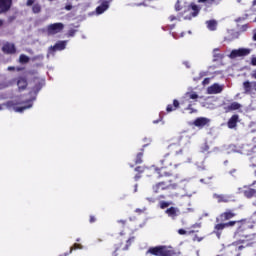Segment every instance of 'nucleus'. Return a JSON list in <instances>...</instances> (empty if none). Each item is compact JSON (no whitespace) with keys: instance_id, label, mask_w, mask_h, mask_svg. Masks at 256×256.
<instances>
[{"instance_id":"f257e3e1","label":"nucleus","mask_w":256,"mask_h":256,"mask_svg":"<svg viewBox=\"0 0 256 256\" xmlns=\"http://www.w3.org/2000/svg\"><path fill=\"white\" fill-rule=\"evenodd\" d=\"M41 89H43V84H41V82L36 83L30 92L31 98L24 102L26 105L22 107H16L15 105H18L19 103L11 100L6 103V107L8 109H14L16 113H23L25 110L31 109V107H33V101L37 99V95Z\"/></svg>"},{"instance_id":"f03ea898","label":"nucleus","mask_w":256,"mask_h":256,"mask_svg":"<svg viewBox=\"0 0 256 256\" xmlns=\"http://www.w3.org/2000/svg\"><path fill=\"white\" fill-rule=\"evenodd\" d=\"M244 231H245V228L243 226H239L236 232L234 233V236L236 237V239H239V237H241L240 241L242 243H246L245 247H251V245L255 243L256 235L245 234Z\"/></svg>"},{"instance_id":"7ed1b4c3","label":"nucleus","mask_w":256,"mask_h":256,"mask_svg":"<svg viewBox=\"0 0 256 256\" xmlns=\"http://www.w3.org/2000/svg\"><path fill=\"white\" fill-rule=\"evenodd\" d=\"M146 255H154V256H173L175 252L167 248V246H155L150 247L146 251Z\"/></svg>"},{"instance_id":"20e7f679","label":"nucleus","mask_w":256,"mask_h":256,"mask_svg":"<svg viewBox=\"0 0 256 256\" xmlns=\"http://www.w3.org/2000/svg\"><path fill=\"white\" fill-rule=\"evenodd\" d=\"M63 29H65L64 23H61V22L53 23L46 27L45 33L51 37L53 35H57V33H61Z\"/></svg>"},{"instance_id":"39448f33","label":"nucleus","mask_w":256,"mask_h":256,"mask_svg":"<svg viewBox=\"0 0 256 256\" xmlns=\"http://www.w3.org/2000/svg\"><path fill=\"white\" fill-rule=\"evenodd\" d=\"M251 54V49L249 48H240L232 50L229 54L230 59H237V57H247V55Z\"/></svg>"},{"instance_id":"423d86ee","label":"nucleus","mask_w":256,"mask_h":256,"mask_svg":"<svg viewBox=\"0 0 256 256\" xmlns=\"http://www.w3.org/2000/svg\"><path fill=\"white\" fill-rule=\"evenodd\" d=\"M223 92V85L215 83L207 88L208 95H217Z\"/></svg>"},{"instance_id":"0eeeda50","label":"nucleus","mask_w":256,"mask_h":256,"mask_svg":"<svg viewBox=\"0 0 256 256\" xmlns=\"http://www.w3.org/2000/svg\"><path fill=\"white\" fill-rule=\"evenodd\" d=\"M11 5H13V0H0V15L7 13L11 9Z\"/></svg>"},{"instance_id":"6e6552de","label":"nucleus","mask_w":256,"mask_h":256,"mask_svg":"<svg viewBox=\"0 0 256 256\" xmlns=\"http://www.w3.org/2000/svg\"><path fill=\"white\" fill-rule=\"evenodd\" d=\"M65 49V41H59L54 46H50L48 49V55H51V53H55V51H63Z\"/></svg>"},{"instance_id":"1a4fd4ad","label":"nucleus","mask_w":256,"mask_h":256,"mask_svg":"<svg viewBox=\"0 0 256 256\" xmlns=\"http://www.w3.org/2000/svg\"><path fill=\"white\" fill-rule=\"evenodd\" d=\"M243 195L244 197H246V199H253V197L256 198V189L255 188H251L248 187L243 191ZM253 205L256 207V199L253 202ZM255 215H256V211H255Z\"/></svg>"},{"instance_id":"9d476101","label":"nucleus","mask_w":256,"mask_h":256,"mask_svg":"<svg viewBox=\"0 0 256 256\" xmlns=\"http://www.w3.org/2000/svg\"><path fill=\"white\" fill-rule=\"evenodd\" d=\"M165 213L168 215V217H170V219L175 220L177 217H179L181 211L177 207H170L165 210Z\"/></svg>"},{"instance_id":"9b49d317","label":"nucleus","mask_w":256,"mask_h":256,"mask_svg":"<svg viewBox=\"0 0 256 256\" xmlns=\"http://www.w3.org/2000/svg\"><path fill=\"white\" fill-rule=\"evenodd\" d=\"M3 53H6V55H13L17 53V48H15V44L13 43H6L2 47Z\"/></svg>"},{"instance_id":"f8f14e48","label":"nucleus","mask_w":256,"mask_h":256,"mask_svg":"<svg viewBox=\"0 0 256 256\" xmlns=\"http://www.w3.org/2000/svg\"><path fill=\"white\" fill-rule=\"evenodd\" d=\"M213 199H217L218 203H229L231 201V196L214 193Z\"/></svg>"},{"instance_id":"ddd939ff","label":"nucleus","mask_w":256,"mask_h":256,"mask_svg":"<svg viewBox=\"0 0 256 256\" xmlns=\"http://www.w3.org/2000/svg\"><path fill=\"white\" fill-rule=\"evenodd\" d=\"M209 121H210L209 118L200 117L194 120L193 125H195V127H199L200 129H203L205 125H208Z\"/></svg>"},{"instance_id":"4468645a","label":"nucleus","mask_w":256,"mask_h":256,"mask_svg":"<svg viewBox=\"0 0 256 256\" xmlns=\"http://www.w3.org/2000/svg\"><path fill=\"white\" fill-rule=\"evenodd\" d=\"M107 9H109V1L103 0L101 5H99L96 8V13H97V15H103V12L107 11Z\"/></svg>"},{"instance_id":"2eb2a0df","label":"nucleus","mask_w":256,"mask_h":256,"mask_svg":"<svg viewBox=\"0 0 256 256\" xmlns=\"http://www.w3.org/2000/svg\"><path fill=\"white\" fill-rule=\"evenodd\" d=\"M256 85V82L253 81V82H249V81H246L243 83V88H244V93L246 95H251V91L253 90V87H255Z\"/></svg>"},{"instance_id":"dca6fc26","label":"nucleus","mask_w":256,"mask_h":256,"mask_svg":"<svg viewBox=\"0 0 256 256\" xmlns=\"http://www.w3.org/2000/svg\"><path fill=\"white\" fill-rule=\"evenodd\" d=\"M239 123V115L235 114L228 120V129H235Z\"/></svg>"},{"instance_id":"f3484780","label":"nucleus","mask_w":256,"mask_h":256,"mask_svg":"<svg viewBox=\"0 0 256 256\" xmlns=\"http://www.w3.org/2000/svg\"><path fill=\"white\" fill-rule=\"evenodd\" d=\"M235 153H240L241 155H251V148L249 146H243V148H232Z\"/></svg>"},{"instance_id":"a211bd4d","label":"nucleus","mask_w":256,"mask_h":256,"mask_svg":"<svg viewBox=\"0 0 256 256\" xmlns=\"http://www.w3.org/2000/svg\"><path fill=\"white\" fill-rule=\"evenodd\" d=\"M159 183H163L164 185H160V189H162V191H165V189H175L177 187V183H173V180H169L167 184V182H159Z\"/></svg>"},{"instance_id":"6ab92c4d","label":"nucleus","mask_w":256,"mask_h":256,"mask_svg":"<svg viewBox=\"0 0 256 256\" xmlns=\"http://www.w3.org/2000/svg\"><path fill=\"white\" fill-rule=\"evenodd\" d=\"M235 217V213L231 212V210H228L220 215L221 221H229V219H233Z\"/></svg>"},{"instance_id":"aec40b11","label":"nucleus","mask_w":256,"mask_h":256,"mask_svg":"<svg viewBox=\"0 0 256 256\" xmlns=\"http://www.w3.org/2000/svg\"><path fill=\"white\" fill-rule=\"evenodd\" d=\"M17 86L19 91H25L27 89V79L26 78H19L17 81Z\"/></svg>"},{"instance_id":"412c9836","label":"nucleus","mask_w":256,"mask_h":256,"mask_svg":"<svg viewBox=\"0 0 256 256\" xmlns=\"http://www.w3.org/2000/svg\"><path fill=\"white\" fill-rule=\"evenodd\" d=\"M190 9H192L194 12L191 14V16L184 17L185 20H191V17H197L199 15V6H197V4L190 5Z\"/></svg>"},{"instance_id":"4be33fe9","label":"nucleus","mask_w":256,"mask_h":256,"mask_svg":"<svg viewBox=\"0 0 256 256\" xmlns=\"http://www.w3.org/2000/svg\"><path fill=\"white\" fill-rule=\"evenodd\" d=\"M178 143L179 145H187L189 143V136L186 134L180 135L178 137Z\"/></svg>"},{"instance_id":"5701e85b","label":"nucleus","mask_w":256,"mask_h":256,"mask_svg":"<svg viewBox=\"0 0 256 256\" xmlns=\"http://www.w3.org/2000/svg\"><path fill=\"white\" fill-rule=\"evenodd\" d=\"M213 61H221V59H223V57H225L223 54L219 53V48H215L213 50Z\"/></svg>"},{"instance_id":"b1692460","label":"nucleus","mask_w":256,"mask_h":256,"mask_svg":"<svg viewBox=\"0 0 256 256\" xmlns=\"http://www.w3.org/2000/svg\"><path fill=\"white\" fill-rule=\"evenodd\" d=\"M206 25L209 31H215L217 29V21L215 20L206 21Z\"/></svg>"},{"instance_id":"393cba45","label":"nucleus","mask_w":256,"mask_h":256,"mask_svg":"<svg viewBox=\"0 0 256 256\" xmlns=\"http://www.w3.org/2000/svg\"><path fill=\"white\" fill-rule=\"evenodd\" d=\"M174 107V108H173ZM179 108V101L178 100H174L173 101V105L169 104L166 108V111L168 113H171V111H175V109Z\"/></svg>"},{"instance_id":"a878e982","label":"nucleus","mask_w":256,"mask_h":256,"mask_svg":"<svg viewBox=\"0 0 256 256\" xmlns=\"http://www.w3.org/2000/svg\"><path fill=\"white\" fill-rule=\"evenodd\" d=\"M238 109H241L239 102H233L227 107V111H237Z\"/></svg>"},{"instance_id":"bb28decb","label":"nucleus","mask_w":256,"mask_h":256,"mask_svg":"<svg viewBox=\"0 0 256 256\" xmlns=\"http://www.w3.org/2000/svg\"><path fill=\"white\" fill-rule=\"evenodd\" d=\"M141 163H143V149H142V152H139L136 155V159H135V164L136 165H141Z\"/></svg>"},{"instance_id":"cd10ccee","label":"nucleus","mask_w":256,"mask_h":256,"mask_svg":"<svg viewBox=\"0 0 256 256\" xmlns=\"http://www.w3.org/2000/svg\"><path fill=\"white\" fill-rule=\"evenodd\" d=\"M186 97H189V99H199V95H197V92H186Z\"/></svg>"},{"instance_id":"c85d7f7f","label":"nucleus","mask_w":256,"mask_h":256,"mask_svg":"<svg viewBox=\"0 0 256 256\" xmlns=\"http://www.w3.org/2000/svg\"><path fill=\"white\" fill-rule=\"evenodd\" d=\"M19 61L22 64L29 63V56H27L25 54H21L19 57Z\"/></svg>"},{"instance_id":"c756f323","label":"nucleus","mask_w":256,"mask_h":256,"mask_svg":"<svg viewBox=\"0 0 256 256\" xmlns=\"http://www.w3.org/2000/svg\"><path fill=\"white\" fill-rule=\"evenodd\" d=\"M41 11V4L36 3L32 6V13L37 14Z\"/></svg>"},{"instance_id":"7c9ffc66","label":"nucleus","mask_w":256,"mask_h":256,"mask_svg":"<svg viewBox=\"0 0 256 256\" xmlns=\"http://www.w3.org/2000/svg\"><path fill=\"white\" fill-rule=\"evenodd\" d=\"M225 223H220V224H217L215 227H214V231H219V232H221V231H223V229H225Z\"/></svg>"},{"instance_id":"2f4dec72","label":"nucleus","mask_w":256,"mask_h":256,"mask_svg":"<svg viewBox=\"0 0 256 256\" xmlns=\"http://www.w3.org/2000/svg\"><path fill=\"white\" fill-rule=\"evenodd\" d=\"M161 185H164L163 183H157L152 187L154 193H159V190L161 189Z\"/></svg>"},{"instance_id":"473e14b6","label":"nucleus","mask_w":256,"mask_h":256,"mask_svg":"<svg viewBox=\"0 0 256 256\" xmlns=\"http://www.w3.org/2000/svg\"><path fill=\"white\" fill-rule=\"evenodd\" d=\"M250 167H252L253 169L256 168V157L253 156L250 158V164H249Z\"/></svg>"},{"instance_id":"72a5a7b5","label":"nucleus","mask_w":256,"mask_h":256,"mask_svg":"<svg viewBox=\"0 0 256 256\" xmlns=\"http://www.w3.org/2000/svg\"><path fill=\"white\" fill-rule=\"evenodd\" d=\"M75 33H77V29L71 28L67 33V37H75Z\"/></svg>"},{"instance_id":"f704fd0d","label":"nucleus","mask_w":256,"mask_h":256,"mask_svg":"<svg viewBox=\"0 0 256 256\" xmlns=\"http://www.w3.org/2000/svg\"><path fill=\"white\" fill-rule=\"evenodd\" d=\"M133 241H135V237H131L127 240V244L124 247V251H127V249H129V245H131V243H133Z\"/></svg>"},{"instance_id":"c9c22d12","label":"nucleus","mask_w":256,"mask_h":256,"mask_svg":"<svg viewBox=\"0 0 256 256\" xmlns=\"http://www.w3.org/2000/svg\"><path fill=\"white\" fill-rule=\"evenodd\" d=\"M45 59V56L43 54L36 55L32 58V61H43Z\"/></svg>"},{"instance_id":"e433bc0d","label":"nucleus","mask_w":256,"mask_h":256,"mask_svg":"<svg viewBox=\"0 0 256 256\" xmlns=\"http://www.w3.org/2000/svg\"><path fill=\"white\" fill-rule=\"evenodd\" d=\"M156 171H157L159 177H169V175H171L168 172H164L163 174H161V172H159V171H161V169H159V168H156Z\"/></svg>"},{"instance_id":"4c0bfd02","label":"nucleus","mask_w":256,"mask_h":256,"mask_svg":"<svg viewBox=\"0 0 256 256\" xmlns=\"http://www.w3.org/2000/svg\"><path fill=\"white\" fill-rule=\"evenodd\" d=\"M169 205H171V203H169V202H166V201H161L160 202V207L162 209H167V207H169Z\"/></svg>"},{"instance_id":"58836bf2","label":"nucleus","mask_w":256,"mask_h":256,"mask_svg":"<svg viewBox=\"0 0 256 256\" xmlns=\"http://www.w3.org/2000/svg\"><path fill=\"white\" fill-rule=\"evenodd\" d=\"M236 223H240L239 221H230L228 223H224L226 227H233Z\"/></svg>"},{"instance_id":"ea45409f","label":"nucleus","mask_w":256,"mask_h":256,"mask_svg":"<svg viewBox=\"0 0 256 256\" xmlns=\"http://www.w3.org/2000/svg\"><path fill=\"white\" fill-rule=\"evenodd\" d=\"M207 151H209V145L205 143L204 146L201 148V153H207Z\"/></svg>"},{"instance_id":"a19ab883","label":"nucleus","mask_w":256,"mask_h":256,"mask_svg":"<svg viewBox=\"0 0 256 256\" xmlns=\"http://www.w3.org/2000/svg\"><path fill=\"white\" fill-rule=\"evenodd\" d=\"M247 17H249V15H245V17H239V18H237L235 21H236V23H241V21H245V19L247 18Z\"/></svg>"},{"instance_id":"79ce46f5","label":"nucleus","mask_w":256,"mask_h":256,"mask_svg":"<svg viewBox=\"0 0 256 256\" xmlns=\"http://www.w3.org/2000/svg\"><path fill=\"white\" fill-rule=\"evenodd\" d=\"M249 29V25L248 24H244L241 26V31H247Z\"/></svg>"},{"instance_id":"37998d69","label":"nucleus","mask_w":256,"mask_h":256,"mask_svg":"<svg viewBox=\"0 0 256 256\" xmlns=\"http://www.w3.org/2000/svg\"><path fill=\"white\" fill-rule=\"evenodd\" d=\"M135 171H137V173H143L144 169H143V167L138 166L135 168Z\"/></svg>"},{"instance_id":"c03bdc74","label":"nucleus","mask_w":256,"mask_h":256,"mask_svg":"<svg viewBox=\"0 0 256 256\" xmlns=\"http://www.w3.org/2000/svg\"><path fill=\"white\" fill-rule=\"evenodd\" d=\"M179 235H187V231L185 229L178 230Z\"/></svg>"},{"instance_id":"a18cd8bd","label":"nucleus","mask_w":256,"mask_h":256,"mask_svg":"<svg viewBox=\"0 0 256 256\" xmlns=\"http://www.w3.org/2000/svg\"><path fill=\"white\" fill-rule=\"evenodd\" d=\"M33 3H35V0H27L26 5H27V7H31V5H33Z\"/></svg>"},{"instance_id":"49530a36","label":"nucleus","mask_w":256,"mask_h":256,"mask_svg":"<svg viewBox=\"0 0 256 256\" xmlns=\"http://www.w3.org/2000/svg\"><path fill=\"white\" fill-rule=\"evenodd\" d=\"M146 201H149V203H155V198L154 197H147Z\"/></svg>"},{"instance_id":"de8ad7c7","label":"nucleus","mask_w":256,"mask_h":256,"mask_svg":"<svg viewBox=\"0 0 256 256\" xmlns=\"http://www.w3.org/2000/svg\"><path fill=\"white\" fill-rule=\"evenodd\" d=\"M175 9L176 11H181V6L179 5V1L176 2Z\"/></svg>"},{"instance_id":"09e8293b","label":"nucleus","mask_w":256,"mask_h":256,"mask_svg":"<svg viewBox=\"0 0 256 256\" xmlns=\"http://www.w3.org/2000/svg\"><path fill=\"white\" fill-rule=\"evenodd\" d=\"M74 249H83V246L81 244H74Z\"/></svg>"},{"instance_id":"8fccbe9b","label":"nucleus","mask_w":256,"mask_h":256,"mask_svg":"<svg viewBox=\"0 0 256 256\" xmlns=\"http://www.w3.org/2000/svg\"><path fill=\"white\" fill-rule=\"evenodd\" d=\"M214 233L216 234V236L218 237V239H221V232L214 230Z\"/></svg>"},{"instance_id":"3c124183","label":"nucleus","mask_w":256,"mask_h":256,"mask_svg":"<svg viewBox=\"0 0 256 256\" xmlns=\"http://www.w3.org/2000/svg\"><path fill=\"white\" fill-rule=\"evenodd\" d=\"M251 65L256 66V57H253V58L251 59Z\"/></svg>"},{"instance_id":"603ef678","label":"nucleus","mask_w":256,"mask_h":256,"mask_svg":"<svg viewBox=\"0 0 256 256\" xmlns=\"http://www.w3.org/2000/svg\"><path fill=\"white\" fill-rule=\"evenodd\" d=\"M203 85H209V78H205L203 80Z\"/></svg>"},{"instance_id":"864d4df0","label":"nucleus","mask_w":256,"mask_h":256,"mask_svg":"<svg viewBox=\"0 0 256 256\" xmlns=\"http://www.w3.org/2000/svg\"><path fill=\"white\" fill-rule=\"evenodd\" d=\"M65 9H66V11H71V9H73V6H71V5H66V6H65Z\"/></svg>"},{"instance_id":"5fc2aeb1","label":"nucleus","mask_w":256,"mask_h":256,"mask_svg":"<svg viewBox=\"0 0 256 256\" xmlns=\"http://www.w3.org/2000/svg\"><path fill=\"white\" fill-rule=\"evenodd\" d=\"M234 173H237V169H232L230 170L229 174L232 175V177H234Z\"/></svg>"},{"instance_id":"6e6d98bb","label":"nucleus","mask_w":256,"mask_h":256,"mask_svg":"<svg viewBox=\"0 0 256 256\" xmlns=\"http://www.w3.org/2000/svg\"><path fill=\"white\" fill-rule=\"evenodd\" d=\"M140 179H141V175L136 174L135 177H134V180H135V181H138V180H140Z\"/></svg>"},{"instance_id":"4d7b16f0","label":"nucleus","mask_w":256,"mask_h":256,"mask_svg":"<svg viewBox=\"0 0 256 256\" xmlns=\"http://www.w3.org/2000/svg\"><path fill=\"white\" fill-rule=\"evenodd\" d=\"M192 227H193V229H195V227L200 228V227H201V223H196V224H194Z\"/></svg>"},{"instance_id":"13d9d810","label":"nucleus","mask_w":256,"mask_h":256,"mask_svg":"<svg viewBox=\"0 0 256 256\" xmlns=\"http://www.w3.org/2000/svg\"><path fill=\"white\" fill-rule=\"evenodd\" d=\"M90 223H95V216H90Z\"/></svg>"},{"instance_id":"bf43d9fd","label":"nucleus","mask_w":256,"mask_h":256,"mask_svg":"<svg viewBox=\"0 0 256 256\" xmlns=\"http://www.w3.org/2000/svg\"><path fill=\"white\" fill-rule=\"evenodd\" d=\"M251 76H252L253 79H256V70H254V71L252 72V75H251Z\"/></svg>"},{"instance_id":"052dcab7","label":"nucleus","mask_w":256,"mask_h":256,"mask_svg":"<svg viewBox=\"0 0 256 256\" xmlns=\"http://www.w3.org/2000/svg\"><path fill=\"white\" fill-rule=\"evenodd\" d=\"M169 19H170V21H175L177 19V17L172 15V16L169 17Z\"/></svg>"},{"instance_id":"680f3d73","label":"nucleus","mask_w":256,"mask_h":256,"mask_svg":"<svg viewBox=\"0 0 256 256\" xmlns=\"http://www.w3.org/2000/svg\"><path fill=\"white\" fill-rule=\"evenodd\" d=\"M118 223H122V225H125V223H127V221H125V220H118Z\"/></svg>"},{"instance_id":"e2e57ef3","label":"nucleus","mask_w":256,"mask_h":256,"mask_svg":"<svg viewBox=\"0 0 256 256\" xmlns=\"http://www.w3.org/2000/svg\"><path fill=\"white\" fill-rule=\"evenodd\" d=\"M184 65L189 69L191 66H189V62H184Z\"/></svg>"},{"instance_id":"0e129e2a","label":"nucleus","mask_w":256,"mask_h":256,"mask_svg":"<svg viewBox=\"0 0 256 256\" xmlns=\"http://www.w3.org/2000/svg\"><path fill=\"white\" fill-rule=\"evenodd\" d=\"M137 187H138V185L135 184V186H134V193H137Z\"/></svg>"},{"instance_id":"69168bd1","label":"nucleus","mask_w":256,"mask_h":256,"mask_svg":"<svg viewBox=\"0 0 256 256\" xmlns=\"http://www.w3.org/2000/svg\"><path fill=\"white\" fill-rule=\"evenodd\" d=\"M3 23H4V21L2 19H0V27H3Z\"/></svg>"},{"instance_id":"338daca9","label":"nucleus","mask_w":256,"mask_h":256,"mask_svg":"<svg viewBox=\"0 0 256 256\" xmlns=\"http://www.w3.org/2000/svg\"><path fill=\"white\" fill-rule=\"evenodd\" d=\"M160 163H161L162 165H165V159L160 160Z\"/></svg>"},{"instance_id":"774afa93","label":"nucleus","mask_w":256,"mask_h":256,"mask_svg":"<svg viewBox=\"0 0 256 256\" xmlns=\"http://www.w3.org/2000/svg\"><path fill=\"white\" fill-rule=\"evenodd\" d=\"M245 246H239L238 250L241 251V249H243Z\"/></svg>"}]
</instances>
